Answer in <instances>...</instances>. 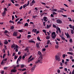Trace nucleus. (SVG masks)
I'll list each match as a JSON object with an SVG mask.
<instances>
[{
  "label": "nucleus",
  "mask_w": 74,
  "mask_h": 74,
  "mask_svg": "<svg viewBox=\"0 0 74 74\" xmlns=\"http://www.w3.org/2000/svg\"><path fill=\"white\" fill-rule=\"evenodd\" d=\"M53 15H56V14H57V13L55 12H53Z\"/></svg>",
  "instance_id": "nucleus-52"
},
{
  "label": "nucleus",
  "mask_w": 74,
  "mask_h": 74,
  "mask_svg": "<svg viewBox=\"0 0 74 74\" xmlns=\"http://www.w3.org/2000/svg\"><path fill=\"white\" fill-rule=\"evenodd\" d=\"M53 27H54V28H56V25H55L54 24H53Z\"/></svg>",
  "instance_id": "nucleus-39"
},
{
  "label": "nucleus",
  "mask_w": 74,
  "mask_h": 74,
  "mask_svg": "<svg viewBox=\"0 0 74 74\" xmlns=\"http://www.w3.org/2000/svg\"><path fill=\"white\" fill-rule=\"evenodd\" d=\"M29 42H33V43H35V41L33 40H30Z\"/></svg>",
  "instance_id": "nucleus-34"
},
{
  "label": "nucleus",
  "mask_w": 74,
  "mask_h": 74,
  "mask_svg": "<svg viewBox=\"0 0 74 74\" xmlns=\"http://www.w3.org/2000/svg\"><path fill=\"white\" fill-rule=\"evenodd\" d=\"M25 67V65L24 64H22L21 65V68H23V67Z\"/></svg>",
  "instance_id": "nucleus-20"
},
{
  "label": "nucleus",
  "mask_w": 74,
  "mask_h": 74,
  "mask_svg": "<svg viewBox=\"0 0 74 74\" xmlns=\"http://www.w3.org/2000/svg\"><path fill=\"white\" fill-rule=\"evenodd\" d=\"M60 65L61 67H62V66H63V63H60Z\"/></svg>",
  "instance_id": "nucleus-62"
},
{
  "label": "nucleus",
  "mask_w": 74,
  "mask_h": 74,
  "mask_svg": "<svg viewBox=\"0 0 74 74\" xmlns=\"http://www.w3.org/2000/svg\"><path fill=\"white\" fill-rule=\"evenodd\" d=\"M28 26H29V24H28V23H26L25 24L24 27H25L26 26L27 27H28Z\"/></svg>",
  "instance_id": "nucleus-14"
},
{
  "label": "nucleus",
  "mask_w": 74,
  "mask_h": 74,
  "mask_svg": "<svg viewBox=\"0 0 74 74\" xmlns=\"http://www.w3.org/2000/svg\"><path fill=\"white\" fill-rule=\"evenodd\" d=\"M24 30V29H21L19 30H18V32H20V33H22L23 32V31Z\"/></svg>",
  "instance_id": "nucleus-8"
},
{
  "label": "nucleus",
  "mask_w": 74,
  "mask_h": 74,
  "mask_svg": "<svg viewBox=\"0 0 74 74\" xmlns=\"http://www.w3.org/2000/svg\"><path fill=\"white\" fill-rule=\"evenodd\" d=\"M28 50H29V48H28V47H26V48L25 49V51Z\"/></svg>",
  "instance_id": "nucleus-42"
},
{
  "label": "nucleus",
  "mask_w": 74,
  "mask_h": 74,
  "mask_svg": "<svg viewBox=\"0 0 74 74\" xmlns=\"http://www.w3.org/2000/svg\"><path fill=\"white\" fill-rule=\"evenodd\" d=\"M17 58H18V56H15L14 59L16 60V59H17Z\"/></svg>",
  "instance_id": "nucleus-36"
},
{
  "label": "nucleus",
  "mask_w": 74,
  "mask_h": 74,
  "mask_svg": "<svg viewBox=\"0 0 74 74\" xmlns=\"http://www.w3.org/2000/svg\"><path fill=\"white\" fill-rule=\"evenodd\" d=\"M25 70H26V69L25 68L23 69L22 70V71H25Z\"/></svg>",
  "instance_id": "nucleus-41"
},
{
  "label": "nucleus",
  "mask_w": 74,
  "mask_h": 74,
  "mask_svg": "<svg viewBox=\"0 0 74 74\" xmlns=\"http://www.w3.org/2000/svg\"><path fill=\"white\" fill-rule=\"evenodd\" d=\"M21 35H19V36H17L16 37L17 38H21Z\"/></svg>",
  "instance_id": "nucleus-32"
},
{
  "label": "nucleus",
  "mask_w": 74,
  "mask_h": 74,
  "mask_svg": "<svg viewBox=\"0 0 74 74\" xmlns=\"http://www.w3.org/2000/svg\"><path fill=\"white\" fill-rule=\"evenodd\" d=\"M58 30L59 32V33H61V30H60V29L58 27Z\"/></svg>",
  "instance_id": "nucleus-23"
},
{
  "label": "nucleus",
  "mask_w": 74,
  "mask_h": 74,
  "mask_svg": "<svg viewBox=\"0 0 74 74\" xmlns=\"http://www.w3.org/2000/svg\"><path fill=\"white\" fill-rule=\"evenodd\" d=\"M32 4H34V3H35L34 0H33L32 1Z\"/></svg>",
  "instance_id": "nucleus-45"
},
{
  "label": "nucleus",
  "mask_w": 74,
  "mask_h": 74,
  "mask_svg": "<svg viewBox=\"0 0 74 74\" xmlns=\"http://www.w3.org/2000/svg\"><path fill=\"white\" fill-rule=\"evenodd\" d=\"M67 34L66 35V36L67 37V38H69V37H70V36H69V33L68 32L67 33Z\"/></svg>",
  "instance_id": "nucleus-25"
},
{
  "label": "nucleus",
  "mask_w": 74,
  "mask_h": 74,
  "mask_svg": "<svg viewBox=\"0 0 74 74\" xmlns=\"http://www.w3.org/2000/svg\"><path fill=\"white\" fill-rule=\"evenodd\" d=\"M18 33V32H14L13 33V36H17V34Z\"/></svg>",
  "instance_id": "nucleus-6"
},
{
  "label": "nucleus",
  "mask_w": 74,
  "mask_h": 74,
  "mask_svg": "<svg viewBox=\"0 0 74 74\" xmlns=\"http://www.w3.org/2000/svg\"><path fill=\"white\" fill-rule=\"evenodd\" d=\"M69 42H73V40H72V39L71 38L69 40Z\"/></svg>",
  "instance_id": "nucleus-37"
},
{
  "label": "nucleus",
  "mask_w": 74,
  "mask_h": 74,
  "mask_svg": "<svg viewBox=\"0 0 74 74\" xmlns=\"http://www.w3.org/2000/svg\"><path fill=\"white\" fill-rule=\"evenodd\" d=\"M15 44H14L13 45H11V48H15Z\"/></svg>",
  "instance_id": "nucleus-12"
},
{
  "label": "nucleus",
  "mask_w": 74,
  "mask_h": 74,
  "mask_svg": "<svg viewBox=\"0 0 74 74\" xmlns=\"http://www.w3.org/2000/svg\"><path fill=\"white\" fill-rule=\"evenodd\" d=\"M14 29V26H11L10 29L11 30H13Z\"/></svg>",
  "instance_id": "nucleus-21"
},
{
  "label": "nucleus",
  "mask_w": 74,
  "mask_h": 74,
  "mask_svg": "<svg viewBox=\"0 0 74 74\" xmlns=\"http://www.w3.org/2000/svg\"><path fill=\"white\" fill-rule=\"evenodd\" d=\"M56 33L55 32H53L52 33L51 37L53 39H55L56 38Z\"/></svg>",
  "instance_id": "nucleus-1"
},
{
  "label": "nucleus",
  "mask_w": 74,
  "mask_h": 74,
  "mask_svg": "<svg viewBox=\"0 0 74 74\" xmlns=\"http://www.w3.org/2000/svg\"><path fill=\"white\" fill-rule=\"evenodd\" d=\"M68 19H69V21H70V22H72V20L71 19V18H69V17L68 18Z\"/></svg>",
  "instance_id": "nucleus-35"
},
{
  "label": "nucleus",
  "mask_w": 74,
  "mask_h": 74,
  "mask_svg": "<svg viewBox=\"0 0 74 74\" xmlns=\"http://www.w3.org/2000/svg\"><path fill=\"white\" fill-rule=\"evenodd\" d=\"M5 33H8V31L7 30H5V31L4 32Z\"/></svg>",
  "instance_id": "nucleus-58"
},
{
  "label": "nucleus",
  "mask_w": 74,
  "mask_h": 74,
  "mask_svg": "<svg viewBox=\"0 0 74 74\" xmlns=\"http://www.w3.org/2000/svg\"><path fill=\"white\" fill-rule=\"evenodd\" d=\"M46 39H47V40H49V36H47L46 37Z\"/></svg>",
  "instance_id": "nucleus-40"
},
{
  "label": "nucleus",
  "mask_w": 74,
  "mask_h": 74,
  "mask_svg": "<svg viewBox=\"0 0 74 74\" xmlns=\"http://www.w3.org/2000/svg\"><path fill=\"white\" fill-rule=\"evenodd\" d=\"M56 48H59V45H56Z\"/></svg>",
  "instance_id": "nucleus-63"
},
{
  "label": "nucleus",
  "mask_w": 74,
  "mask_h": 74,
  "mask_svg": "<svg viewBox=\"0 0 74 74\" xmlns=\"http://www.w3.org/2000/svg\"><path fill=\"white\" fill-rule=\"evenodd\" d=\"M69 26L70 27V28H71V29H73V30H74V26H72V25H69Z\"/></svg>",
  "instance_id": "nucleus-7"
},
{
  "label": "nucleus",
  "mask_w": 74,
  "mask_h": 74,
  "mask_svg": "<svg viewBox=\"0 0 74 74\" xmlns=\"http://www.w3.org/2000/svg\"><path fill=\"white\" fill-rule=\"evenodd\" d=\"M33 5V3H30V4H29L30 6H32Z\"/></svg>",
  "instance_id": "nucleus-44"
},
{
  "label": "nucleus",
  "mask_w": 74,
  "mask_h": 74,
  "mask_svg": "<svg viewBox=\"0 0 74 74\" xmlns=\"http://www.w3.org/2000/svg\"><path fill=\"white\" fill-rule=\"evenodd\" d=\"M43 20L45 22H47L48 21V19L46 16H44L43 18Z\"/></svg>",
  "instance_id": "nucleus-5"
},
{
  "label": "nucleus",
  "mask_w": 74,
  "mask_h": 74,
  "mask_svg": "<svg viewBox=\"0 0 74 74\" xmlns=\"http://www.w3.org/2000/svg\"><path fill=\"white\" fill-rule=\"evenodd\" d=\"M4 73V71H2L1 72V73L2 74H3Z\"/></svg>",
  "instance_id": "nucleus-56"
},
{
  "label": "nucleus",
  "mask_w": 74,
  "mask_h": 74,
  "mask_svg": "<svg viewBox=\"0 0 74 74\" xmlns=\"http://www.w3.org/2000/svg\"><path fill=\"white\" fill-rule=\"evenodd\" d=\"M62 16H63L64 17H67V16H66V15H63V14H61Z\"/></svg>",
  "instance_id": "nucleus-50"
},
{
  "label": "nucleus",
  "mask_w": 74,
  "mask_h": 74,
  "mask_svg": "<svg viewBox=\"0 0 74 74\" xmlns=\"http://www.w3.org/2000/svg\"><path fill=\"white\" fill-rule=\"evenodd\" d=\"M11 1L13 4H14L15 3V2H14V1L12 0H11Z\"/></svg>",
  "instance_id": "nucleus-60"
},
{
  "label": "nucleus",
  "mask_w": 74,
  "mask_h": 74,
  "mask_svg": "<svg viewBox=\"0 0 74 74\" xmlns=\"http://www.w3.org/2000/svg\"><path fill=\"white\" fill-rule=\"evenodd\" d=\"M58 23H59L60 24L62 23V21L60 19H57L56 21Z\"/></svg>",
  "instance_id": "nucleus-4"
},
{
  "label": "nucleus",
  "mask_w": 74,
  "mask_h": 74,
  "mask_svg": "<svg viewBox=\"0 0 74 74\" xmlns=\"http://www.w3.org/2000/svg\"><path fill=\"white\" fill-rule=\"evenodd\" d=\"M29 1H28L27 4V6H28V5H29Z\"/></svg>",
  "instance_id": "nucleus-57"
},
{
  "label": "nucleus",
  "mask_w": 74,
  "mask_h": 74,
  "mask_svg": "<svg viewBox=\"0 0 74 74\" xmlns=\"http://www.w3.org/2000/svg\"><path fill=\"white\" fill-rule=\"evenodd\" d=\"M36 47L37 48H38V47H39V44H38V43H37L36 44Z\"/></svg>",
  "instance_id": "nucleus-26"
},
{
  "label": "nucleus",
  "mask_w": 74,
  "mask_h": 74,
  "mask_svg": "<svg viewBox=\"0 0 74 74\" xmlns=\"http://www.w3.org/2000/svg\"><path fill=\"white\" fill-rule=\"evenodd\" d=\"M41 4H43V5H46V3H45L41 2Z\"/></svg>",
  "instance_id": "nucleus-61"
},
{
  "label": "nucleus",
  "mask_w": 74,
  "mask_h": 74,
  "mask_svg": "<svg viewBox=\"0 0 74 74\" xmlns=\"http://www.w3.org/2000/svg\"><path fill=\"white\" fill-rule=\"evenodd\" d=\"M38 62H39L38 60V61L35 62V64H37V63H38Z\"/></svg>",
  "instance_id": "nucleus-54"
},
{
  "label": "nucleus",
  "mask_w": 74,
  "mask_h": 74,
  "mask_svg": "<svg viewBox=\"0 0 74 74\" xmlns=\"http://www.w3.org/2000/svg\"><path fill=\"white\" fill-rule=\"evenodd\" d=\"M31 37H32V36L30 35H28L27 36V38L28 39H29V38H30Z\"/></svg>",
  "instance_id": "nucleus-22"
},
{
  "label": "nucleus",
  "mask_w": 74,
  "mask_h": 74,
  "mask_svg": "<svg viewBox=\"0 0 74 74\" xmlns=\"http://www.w3.org/2000/svg\"><path fill=\"white\" fill-rule=\"evenodd\" d=\"M37 31V29H35L34 31V33H36Z\"/></svg>",
  "instance_id": "nucleus-55"
},
{
  "label": "nucleus",
  "mask_w": 74,
  "mask_h": 74,
  "mask_svg": "<svg viewBox=\"0 0 74 74\" xmlns=\"http://www.w3.org/2000/svg\"><path fill=\"white\" fill-rule=\"evenodd\" d=\"M18 61H19V62L21 61V60L20 59H19V58H18L16 62V64H19V62H18Z\"/></svg>",
  "instance_id": "nucleus-11"
},
{
  "label": "nucleus",
  "mask_w": 74,
  "mask_h": 74,
  "mask_svg": "<svg viewBox=\"0 0 74 74\" xmlns=\"http://www.w3.org/2000/svg\"><path fill=\"white\" fill-rule=\"evenodd\" d=\"M12 20L13 21V20L14 19V16L13 15L12 16Z\"/></svg>",
  "instance_id": "nucleus-43"
},
{
  "label": "nucleus",
  "mask_w": 74,
  "mask_h": 74,
  "mask_svg": "<svg viewBox=\"0 0 74 74\" xmlns=\"http://www.w3.org/2000/svg\"><path fill=\"white\" fill-rule=\"evenodd\" d=\"M4 46H5L4 48H5V50H6L7 49V46H5V45Z\"/></svg>",
  "instance_id": "nucleus-64"
},
{
  "label": "nucleus",
  "mask_w": 74,
  "mask_h": 74,
  "mask_svg": "<svg viewBox=\"0 0 74 74\" xmlns=\"http://www.w3.org/2000/svg\"><path fill=\"white\" fill-rule=\"evenodd\" d=\"M49 42H50V40H47V45H49Z\"/></svg>",
  "instance_id": "nucleus-28"
},
{
  "label": "nucleus",
  "mask_w": 74,
  "mask_h": 74,
  "mask_svg": "<svg viewBox=\"0 0 74 74\" xmlns=\"http://www.w3.org/2000/svg\"><path fill=\"white\" fill-rule=\"evenodd\" d=\"M71 33L72 34H74V31L73 29H71Z\"/></svg>",
  "instance_id": "nucleus-30"
},
{
  "label": "nucleus",
  "mask_w": 74,
  "mask_h": 74,
  "mask_svg": "<svg viewBox=\"0 0 74 74\" xmlns=\"http://www.w3.org/2000/svg\"><path fill=\"white\" fill-rule=\"evenodd\" d=\"M66 57V55L65 54H63L62 55V57L64 58Z\"/></svg>",
  "instance_id": "nucleus-49"
},
{
  "label": "nucleus",
  "mask_w": 74,
  "mask_h": 74,
  "mask_svg": "<svg viewBox=\"0 0 74 74\" xmlns=\"http://www.w3.org/2000/svg\"><path fill=\"white\" fill-rule=\"evenodd\" d=\"M17 24H21V23L20 21H18Z\"/></svg>",
  "instance_id": "nucleus-59"
},
{
  "label": "nucleus",
  "mask_w": 74,
  "mask_h": 74,
  "mask_svg": "<svg viewBox=\"0 0 74 74\" xmlns=\"http://www.w3.org/2000/svg\"><path fill=\"white\" fill-rule=\"evenodd\" d=\"M8 42L7 41H5L4 42V44L5 45H7V44H8Z\"/></svg>",
  "instance_id": "nucleus-24"
},
{
  "label": "nucleus",
  "mask_w": 74,
  "mask_h": 74,
  "mask_svg": "<svg viewBox=\"0 0 74 74\" xmlns=\"http://www.w3.org/2000/svg\"><path fill=\"white\" fill-rule=\"evenodd\" d=\"M38 61H39V63H42V62H41L42 61V58H41L40 60H38Z\"/></svg>",
  "instance_id": "nucleus-19"
},
{
  "label": "nucleus",
  "mask_w": 74,
  "mask_h": 74,
  "mask_svg": "<svg viewBox=\"0 0 74 74\" xmlns=\"http://www.w3.org/2000/svg\"><path fill=\"white\" fill-rule=\"evenodd\" d=\"M36 67V65H35L34 66H33L31 68V70L32 72H33Z\"/></svg>",
  "instance_id": "nucleus-3"
},
{
  "label": "nucleus",
  "mask_w": 74,
  "mask_h": 74,
  "mask_svg": "<svg viewBox=\"0 0 74 74\" xmlns=\"http://www.w3.org/2000/svg\"><path fill=\"white\" fill-rule=\"evenodd\" d=\"M16 71V70L15 69H12L11 71V72H13V73H15Z\"/></svg>",
  "instance_id": "nucleus-10"
},
{
  "label": "nucleus",
  "mask_w": 74,
  "mask_h": 74,
  "mask_svg": "<svg viewBox=\"0 0 74 74\" xmlns=\"http://www.w3.org/2000/svg\"><path fill=\"white\" fill-rule=\"evenodd\" d=\"M27 4H25L24 5H23V8H26V7H27Z\"/></svg>",
  "instance_id": "nucleus-18"
},
{
  "label": "nucleus",
  "mask_w": 74,
  "mask_h": 74,
  "mask_svg": "<svg viewBox=\"0 0 74 74\" xmlns=\"http://www.w3.org/2000/svg\"><path fill=\"white\" fill-rule=\"evenodd\" d=\"M55 58L56 60H57L58 62L60 61V58L58 56H56Z\"/></svg>",
  "instance_id": "nucleus-2"
},
{
  "label": "nucleus",
  "mask_w": 74,
  "mask_h": 74,
  "mask_svg": "<svg viewBox=\"0 0 74 74\" xmlns=\"http://www.w3.org/2000/svg\"><path fill=\"white\" fill-rule=\"evenodd\" d=\"M19 18H17L16 20H15V22H17V21H19Z\"/></svg>",
  "instance_id": "nucleus-53"
},
{
  "label": "nucleus",
  "mask_w": 74,
  "mask_h": 74,
  "mask_svg": "<svg viewBox=\"0 0 74 74\" xmlns=\"http://www.w3.org/2000/svg\"><path fill=\"white\" fill-rule=\"evenodd\" d=\"M42 31L43 32V33H44L45 34H46V33H47V32H46V31L45 30L43 29L42 30Z\"/></svg>",
  "instance_id": "nucleus-27"
},
{
  "label": "nucleus",
  "mask_w": 74,
  "mask_h": 74,
  "mask_svg": "<svg viewBox=\"0 0 74 74\" xmlns=\"http://www.w3.org/2000/svg\"><path fill=\"white\" fill-rule=\"evenodd\" d=\"M34 60V57H33L32 58H31L30 60H28V62H29V63L30 62H31V61H32V60Z\"/></svg>",
  "instance_id": "nucleus-13"
},
{
  "label": "nucleus",
  "mask_w": 74,
  "mask_h": 74,
  "mask_svg": "<svg viewBox=\"0 0 74 74\" xmlns=\"http://www.w3.org/2000/svg\"><path fill=\"white\" fill-rule=\"evenodd\" d=\"M37 16H34L32 17V18H34V19H36V17H37Z\"/></svg>",
  "instance_id": "nucleus-38"
},
{
  "label": "nucleus",
  "mask_w": 74,
  "mask_h": 74,
  "mask_svg": "<svg viewBox=\"0 0 74 74\" xmlns=\"http://www.w3.org/2000/svg\"><path fill=\"white\" fill-rule=\"evenodd\" d=\"M37 39L38 40V41H41V40H40V38H39V36H38V37L37 38Z\"/></svg>",
  "instance_id": "nucleus-29"
},
{
  "label": "nucleus",
  "mask_w": 74,
  "mask_h": 74,
  "mask_svg": "<svg viewBox=\"0 0 74 74\" xmlns=\"http://www.w3.org/2000/svg\"><path fill=\"white\" fill-rule=\"evenodd\" d=\"M23 8V6H21L19 8V10H22Z\"/></svg>",
  "instance_id": "nucleus-48"
},
{
  "label": "nucleus",
  "mask_w": 74,
  "mask_h": 74,
  "mask_svg": "<svg viewBox=\"0 0 74 74\" xmlns=\"http://www.w3.org/2000/svg\"><path fill=\"white\" fill-rule=\"evenodd\" d=\"M61 38L62 40H65V38H64L63 36Z\"/></svg>",
  "instance_id": "nucleus-47"
},
{
  "label": "nucleus",
  "mask_w": 74,
  "mask_h": 74,
  "mask_svg": "<svg viewBox=\"0 0 74 74\" xmlns=\"http://www.w3.org/2000/svg\"><path fill=\"white\" fill-rule=\"evenodd\" d=\"M38 55H39L40 56H41L42 55V54H41V52L40 51H39L38 52Z\"/></svg>",
  "instance_id": "nucleus-15"
},
{
  "label": "nucleus",
  "mask_w": 74,
  "mask_h": 74,
  "mask_svg": "<svg viewBox=\"0 0 74 74\" xmlns=\"http://www.w3.org/2000/svg\"><path fill=\"white\" fill-rule=\"evenodd\" d=\"M67 53V54H69L70 55H73V53L70 52H68Z\"/></svg>",
  "instance_id": "nucleus-17"
},
{
  "label": "nucleus",
  "mask_w": 74,
  "mask_h": 74,
  "mask_svg": "<svg viewBox=\"0 0 74 74\" xmlns=\"http://www.w3.org/2000/svg\"><path fill=\"white\" fill-rule=\"evenodd\" d=\"M69 51H71V52L73 51V49L71 48H70L69 49Z\"/></svg>",
  "instance_id": "nucleus-31"
},
{
  "label": "nucleus",
  "mask_w": 74,
  "mask_h": 74,
  "mask_svg": "<svg viewBox=\"0 0 74 74\" xmlns=\"http://www.w3.org/2000/svg\"><path fill=\"white\" fill-rule=\"evenodd\" d=\"M9 23H12L13 24H14V21H11V20H10V21H9Z\"/></svg>",
  "instance_id": "nucleus-33"
},
{
  "label": "nucleus",
  "mask_w": 74,
  "mask_h": 74,
  "mask_svg": "<svg viewBox=\"0 0 74 74\" xmlns=\"http://www.w3.org/2000/svg\"><path fill=\"white\" fill-rule=\"evenodd\" d=\"M5 55H6V54H3V59H4V58H5Z\"/></svg>",
  "instance_id": "nucleus-46"
},
{
  "label": "nucleus",
  "mask_w": 74,
  "mask_h": 74,
  "mask_svg": "<svg viewBox=\"0 0 74 74\" xmlns=\"http://www.w3.org/2000/svg\"><path fill=\"white\" fill-rule=\"evenodd\" d=\"M47 29H49V28H50V27H51V25H47Z\"/></svg>",
  "instance_id": "nucleus-16"
},
{
  "label": "nucleus",
  "mask_w": 74,
  "mask_h": 74,
  "mask_svg": "<svg viewBox=\"0 0 74 74\" xmlns=\"http://www.w3.org/2000/svg\"><path fill=\"white\" fill-rule=\"evenodd\" d=\"M5 13H6L5 11L4 10V11L2 13V14H3L2 16H4L5 15Z\"/></svg>",
  "instance_id": "nucleus-9"
},
{
  "label": "nucleus",
  "mask_w": 74,
  "mask_h": 74,
  "mask_svg": "<svg viewBox=\"0 0 74 74\" xmlns=\"http://www.w3.org/2000/svg\"><path fill=\"white\" fill-rule=\"evenodd\" d=\"M32 58V56H31L29 58H28V60H29L30 59H31V58Z\"/></svg>",
  "instance_id": "nucleus-51"
}]
</instances>
